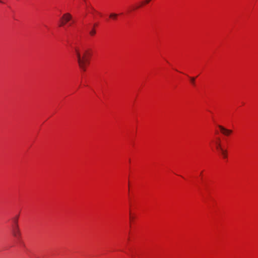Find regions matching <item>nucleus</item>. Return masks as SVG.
<instances>
[{"label":"nucleus","mask_w":258,"mask_h":258,"mask_svg":"<svg viewBox=\"0 0 258 258\" xmlns=\"http://www.w3.org/2000/svg\"><path fill=\"white\" fill-rule=\"evenodd\" d=\"M73 53L77 58L80 69L85 71L89 64L91 53L90 50L83 44L78 43L73 48Z\"/></svg>","instance_id":"1"},{"label":"nucleus","mask_w":258,"mask_h":258,"mask_svg":"<svg viewBox=\"0 0 258 258\" xmlns=\"http://www.w3.org/2000/svg\"><path fill=\"white\" fill-rule=\"evenodd\" d=\"M19 215L18 214L11 220V230L16 242L20 246L24 247L25 244L21 238V234L18 226Z\"/></svg>","instance_id":"2"},{"label":"nucleus","mask_w":258,"mask_h":258,"mask_svg":"<svg viewBox=\"0 0 258 258\" xmlns=\"http://www.w3.org/2000/svg\"><path fill=\"white\" fill-rule=\"evenodd\" d=\"M210 146L213 150H215L223 159L227 158L226 149L223 147L221 144L220 139L218 137L215 138L211 143Z\"/></svg>","instance_id":"3"},{"label":"nucleus","mask_w":258,"mask_h":258,"mask_svg":"<svg viewBox=\"0 0 258 258\" xmlns=\"http://www.w3.org/2000/svg\"><path fill=\"white\" fill-rule=\"evenodd\" d=\"M75 23L76 21L72 15L69 13H66L62 17L60 26L62 27L68 25L69 26H72Z\"/></svg>","instance_id":"4"},{"label":"nucleus","mask_w":258,"mask_h":258,"mask_svg":"<svg viewBox=\"0 0 258 258\" xmlns=\"http://www.w3.org/2000/svg\"><path fill=\"white\" fill-rule=\"evenodd\" d=\"M129 204L130 206V221L131 224H132L134 223L135 219H136V214L134 212V203L132 202V200L130 199Z\"/></svg>","instance_id":"5"},{"label":"nucleus","mask_w":258,"mask_h":258,"mask_svg":"<svg viewBox=\"0 0 258 258\" xmlns=\"http://www.w3.org/2000/svg\"><path fill=\"white\" fill-rule=\"evenodd\" d=\"M87 11L89 13L91 14L94 18V19H98V18L102 17V15L100 12L96 11L92 7H87Z\"/></svg>","instance_id":"6"},{"label":"nucleus","mask_w":258,"mask_h":258,"mask_svg":"<svg viewBox=\"0 0 258 258\" xmlns=\"http://www.w3.org/2000/svg\"><path fill=\"white\" fill-rule=\"evenodd\" d=\"M218 127H219V129L220 132L225 136H229L232 133V130L227 129L222 125H219Z\"/></svg>","instance_id":"7"},{"label":"nucleus","mask_w":258,"mask_h":258,"mask_svg":"<svg viewBox=\"0 0 258 258\" xmlns=\"http://www.w3.org/2000/svg\"><path fill=\"white\" fill-rule=\"evenodd\" d=\"M151 1L152 0H145V1L141 2L140 4L139 5L136 6H133V10H135L136 9H138L142 7L144 5H147V4H149Z\"/></svg>","instance_id":"8"},{"label":"nucleus","mask_w":258,"mask_h":258,"mask_svg":"<svg viewBox=\"0 0 258 258\" xmlns=\"http://www.w3.org/2000/svg\"><path fill=\"white\" fill-rule=\"evenodd\" d=\"M127 254L130 258H139V254L133 250H130V252L127 253Z\"/></svg>","instance_id":"9"},{"label":"nucleus","mask_w":258,"mask_h":258,"mask_svg":"<svg viewBox=\"0 0 258 258\" xmlns=\"http://www.w3.org/2000/svg\"><path fill=\"white\" fill-rule=\"evenodd\" d=\"M98 25L97 23L93 24V27L91 30H88V32L91 36H94L96 34L95 27H97Z\"/></svg>","instance_id":"10"},{"label":"nucleus","mask_w":258,"mask_h":258,"mask_svg":"<svg viewBox=\"0 0 258 258\" xmlns=\"http://www.w3.org/2000/svg\"><path fill=\"white\" fill-rule=\"evenodd\" d=\"M118 16V14H116L115 13H111L109 15V18L114 20H115L117 19Z\"/></svg>","instance_id":"11"},{"label":"nucleus","mask_w":258,"mask_h":258,"mask_svg":"<svg viewBox=\"0 0 258 258\" xmlns=\"http://www.w3.org/2000/svg\"><path fill=\"white\" fill-rule=\"evenodd\" d=\"M189 78L190 79V83L192 84V85H193L194 86H196L195 80H196V78L189 77Z\"/></svg>","instance_id":"12"},{"label":"nucleus","mask_w":258,"mask_h":258,"mask_svg":"<svg viewBox=\"0 0 258 258\" xmlns=\"http://www.w3.org/2000/svg\"><path fill=\"white\" fill-rule=\"evenodd\" d=\"M0 3H4V2L3 1V0H0Z\"/></svg>","instance_id":"13"},{"label":"nucleus","mask_w":258,"mask_h":258,"mask_svg":"<svg viewBox=\"0 0 258 258\" xmlns=\"http://www.w3.org/2000/svg\"><path fill=\"white\" fill-rule=\"evenodd\" d=\"M84 3H85L86 5L87 6V4H86V2L85 0H84Z\"/></svg>","instance_id":"14"}]
</instances>
